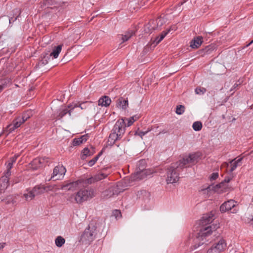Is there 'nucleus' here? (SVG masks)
<instances>
[{"label":"nucleus","instance_id":"680f3d73","mask_svg":"<svg viewBox=\"0 0 253 253\" xmlns=\"http://www.w3.org/2000/svg\"><path fill=\"white\" fill-rule=\"evenodd\" d=\"M252 43H253V40L249 43H248L246 46H249L250 45H251Z\"/></svg>","mask_w":253,"mask_h":253},{"label":"nucleus","instance_id":"8fccbe9b","mask_svg":"<svg viewBox=\"0 0 253 253\" xmlns=\"http://www.w3.org/2000/svg\"><path fill=\"white\" fill-rule=\"evenodd\" d=\"M177 27L175 25L171 26L169 29L166 31V32H168V34L170 33L171 31H174L176 30Z\"/></svg>","mask_w":253,"mask_h":253},{"label":"nucleus","instance_id":"a878e982","mask_svg":"<svg viewBox=\"0 0 253 253\" xmlns=\"http://www.w3.org/2000/svg\"><path fill=\"white\" fill-rule=\"evenodd\" d=\"M79 181H74L63 186L62 189H66L68 190H74L78 186Z\"/></svg>","mask_w":253,"mask_h":253},{"label":"nucleus","instance_id":"0eeeda50","mask_svg":"<svg viewBox=\"0 0 253 253\" xmlns=\"http://www.w3.org/2000/svg\"><path fill=\"white\" fill-rule=\"evenodd\" d=\"M126 124L125 119H122L118 120L115 123L112 130H114L115 133L118 135L119 137L122 138L126 131Z\"/></svg>","mask_w":253,"mask_h":253},{"label":"nucleus","instance_id":"5fc2aeb1","mask_svg":"<svg viewBox=\"0 0 253 253\" xmlns=\"http://www.w3.org/2000/svg\"><path fill=\"white\" fill-rule=\"evenodd\" d=\"M187 0H184L183 1L179 2L178 4L175 6V8H178L179 7H180L182 5H183Z\"/></svg>","mask_w":253,"mask_h":253},{"label":"nucleus","instance_id":"ea45409f","mask_svg":"<svg viewBox=\"0 0 253 253\" xmlns=\"http://www.w3.org/2000/svg\"><path fill=\"white\" fill-rule=\"evenodd\" d=\"M83 156L82 159L85 158L87 156H91L92 153L90 152V150L87 148H85L83 150Z\"/></svg>","mask_w":253,"mask_h":253},{"label":"nucleus","instance_id":"bf43d9fd","mask_svg":"<svg viewBox=\"0 0 253 253\" xmlns=\"http://www.w3.org/2000/svg\"><path fill=\"white\" fill-rule=\"evenodd\" d=\"M238 86V84H235L233 86V87L230 89V91L233 90L234 89L236 88Z\"/></svg>","mask_w":253,"mask_h":253},{"label":"nucleus","instance_id":"3c124183","mask_svg":"<svg viewBox=\"0 0 253 253\" xmlns=\"http://www.w3.org/2000/svg\"><path fill=\"white\" fill-rule=\"evenodd\" d=\"M113 214L116 217V218H117L118 217L121 216V211L119 210H115V211H114Z\"/></svg>","mask_w":253,"mask_h":253},{"label":"nucleus","instance_id":"c756f323","mask_svg":"<svg viewBox=\"0 0 253 253\" xmlns=\"http://www.w3.org/2000/svg\"><path fill=\"white\" fill-rule=\"evenodd\" d=\"M65 242V240L61 236H58L55 240V245L58 247H61Z\"/></svg>","mask_w":253,"mask_h":253},{"label":"nucleus","instance_id":"2eb2a0df","mask_svg":"<svg viewBox=\"0 0 253 253\" xmlns=\"http://www.w3.org/2000/svg\"><path fill=\"white\" fill-rule=\"evenodd\" d=\"M231 178L229 177H226L224 180L221 182L220 183L216 184V185H209L205 189L207 190L208 191L212 190L214 191H217L218 189L224 188V184L225 183H228Z\"/></svg>","mask_w":253,"mask_h":253},{"label":"nucleus","instance_id":"6e6d98bb","mask_svg":"<svg viewBox=\"0 0 253 253\" xmlns=\"http://www.w3.org/2000/svg\"><path fill=\"white\" fill-rule=\"evenodd\" d=\"M187 0H184L183 1L179 2L178 4L175 6V8H178L179 7H180L182 5H183Z\"/></svg>","mask_w":253,"mask_h":253},{"label":"nucleus","instance_id":"13d9d810","mask_svg":"<svg viewBox=\"0 0 253 253\" xmlns=\"http://www.w3.org/2000/svg\"><path fill=\"white\" fill-rule=\"evenodd\" d=\"M5 244H6L5 243H0V250L4 247Z\"/></svg>","mask_w":253,"mask_h":253},{"label":"nucleus","instance_id":"9b49d317","mask_svg":"<svg viewBox=\"0 0 253 253\" xmlns=\"http://www.w3.org/2000/svg\"><path fill=\"white\" fill-rule=\"evenodd\" d=\"M120 192L121 191L118 185L113 186L102 193V197L103 198L108 199L114 196H117Z\"/></svg>","mask_w":253,"mask_h":253},{"label":"nucleus","instance_id":"c85d7f7f","mask_svg":"<svg viewBox=\"0 0 253 253\" xmlns=\"http://www.w3.org/2000/svg\"><path fill=\"white\" fill-rule=\"evenodd\" d=\"M167 34L168 32L163 31L160 36H158L155 38L154 42L156 44V45L159 44L164 39Z\"/></svg>","mask_w":253,"mask_h":253},{"label":"nucleus","instance_id":"b1692460","mask_svg":"<svg viewBox=\"0 0 253 253\" xmlns=\"http://www.w3.org/2000/svg\"><path fill=\"white\" fill-rule=\"evenodd\" d=\"M10 84V79L7 78H4L0 80V93L5 88L8 87Z\"/></svg>","mask_w":253,"mask_h":253},{"label":"nucleus","instance_id":"e2e57ef3","mask_svg":"<svg viewBox=\"0 0 253 253\" xmlns=\"http://www.w3.org/2000/svg\"><path fill=\"white\" fill-rule=\"evenodd\" d=\"M3 131H4V130H3L2 132L0 133V137L1 136V135L3 133Z\"/></svg>","mask_w":253,"mask_h":253},{"label":"nucleus","instance_id":"6ab92c4d","mask_svg":"<svg viewBox=\"0 0 253 253\" xmlns=\"http://www.w3.org/2000/svg\"><path fill=\"white\" fill-rule=\"evenodd\" d=\"M213 214L211 212L209 214H205L201 220V224L203 225H206L211 223L214 220Z\"/></svg>","mask_w":253,"mask_h":253},{"label":"nucleus","instance_id":"4468645a","mask_svg":"<svg viewBox=\"0 0 253 253\" xmlns=\"http://www.w3.org/2000/svg\"><path fill=\"white\" fill-rule=\"evenodd\" d=\"M11 172L6 171L4 175L0 178V188L1 190L6 189L9 185V177Z\"/></svg>","mask_w":253,"mask_h":253},{"label":"nucleus","instance_id":"423d86ee","mask_svg":"<svg viewBox=\"0 0 253 253\" xmlns=\"http://www.w3.org/2000/svg\"><path fill=\"white\" fill-rule=\"evenodd\" d=\"M165 20L162 17H159L156 20L150 21L146 25L145 29L146 32L151 33L153 30L160 29L164 25Z\"/></svg>","mask_w":253,"mask_h":253},{"label":"nucleus","instance_id":"a19ab883","mask_svg":"<svg viewBox=\"0 0 253 253\" xmlns=\"http://www.w3.org/2000/svg\"><path fill=\"white\" fill-rule=\"evenodd\" d=\"M89 102L88 101L84 102L82 103H77L78 106L77 107H80L82 110L85 109L87 108V104H89Z\"/></svg>","mask_w":253,"mask_h":253},{"label":"nucleus","instance_id":"9d476101","mask_svg":"<svg viewBox=\"0 0 253 253\" xmlns=\"http://www.w3.org/2000/svg\"><path fill=\"white\" fill-rule=\"evenodd\" d=\"M54 186L52 185L45 186L44 185H39L35 186L32 189L33 193L35 196L42 194L44 192L53 190Z\"/></svg>","mask_w":253,"mask_h":253},{"label":"nucleus","instance_id":"603ef678","mask_svg":"<svg viewBox=\"0 0 253 253\" xmlns=\"http://www.w3.org/2000/svg\"><path fill=\"white\" fill-rule=\"evenodd\" d=\"M12 166H13L12 163H10V162L8 163V164L7 165V167H6L7 168L6 171L11 172L10 169L12 168Z\"/></svg>","mask_w":253,"mask_h":253},{"label":"nucleus","instance_id":"412c9836","mask_svg":"<svg viewBox=\"0 0 253 253\" xmlns=\"http://www.w3.org/2000/svg\"><path fill=\"white\" fill-rule=\"evenodd\" d=\"M117 107L126 110L128 105V100L123 97H120L117 101Z\"/></svg>","mask_w":253,"mask_h":253},{"label":"nucleus","instance_id":"4be33fe9","mask_svg":"<svg viewBox=\"0 0 253 253\" xmlns=\"http://www.w3.org/2000/svg\"><path fill=\"white\" fill-rule=\"evenodd\" d=\"M214 48V46L212 45H209L206 46L205 48L200 49L198 50V54L202 56H204L206 54H211L212 51H213Z\"/></svg>","mask_w":253,"mask_h":253},{"label":"nucleus","instance_id":"f3484780","mask_svg":"<svg viewBox=\"0 0 253 253\" xmlns=\"http://www.w3.org/2000/svg\"><path fill=\"white\" fill-rule=\"evenodd\" d=\"M116 128L114 130H112L111 133L108 137V139L107 141V145L109 146H113L115 142L118 140H120L121 138L119 137L118 135L115 133V130Z\"/></svg>","mask_w":253,"mask_h":253},{"label":"nucleus","instance_id":"20e7f679","mask_svg":"<svg viewBox=\"0 0 253 253\" xmlns=\"http://www.w3.org/2000/svg\"><path fill=\"white\" fill-rule=\"evenodd\" d=\"M146 165V160L142 159L138 161L137 164V171L134 176L136 179H143L152 173L150 169H145Z\"/></svg>","mask_w":253,"mask_h":253},{"label":"nucleus","instance_id":"c03bdc74","mask_svg":"<svg viewBox=\"0 0 253 253\" xmlns=\"http://www.w3.org/2000/svg\"><path fill=\"white\" fill-rule=\"evenodd\" d=\"M150 131V129H148L147 130L145 131H140L139 132L136 131L135 133V135H138L139 136L141 137V138H142L143 136L146 134L149 131Z\"/></svg>","mask_w":253,"mask_h":253},{"label":"nucleus","instance_id":"f257e3e1","mask_svg":"<svg viewBox=\"0 0 253 253\" xmlns=\"http://www.w3.org/2000/svg\"><path fill=\"white\" fill-rule=\"evenodd\" d=\"M219 227V223L202 227L200 229L199 232L196 237L195 244L191 247V250H196L204 245L205 246L207 245L209 242H211L210 237L212 233H214V235L216 236V238L218 241L217 243L212 246L218 253L223 252L226 247V243L223 238L220 237V234H218V235L216 234V231Z\"/></svg>","mask_w":253,"mask_h":253},{"label":"nucleus","instance_id":"72a5a7b5","mask_svg":"<svg viewBox=\"0 0 253 253\" xmlns=\"http://www.w3.org/2000/svg\"><path fill=\"white\" fill-rule=\"evenodd\" d=\"M139 119V116L137 115H134L129 119H126V120L127 121V124L126 126H131L135 121Z\"/></svg>","mask_w":253,"mask_h":253},{"label":"nucleus","instance_id":"de8ad7c7","mask_svg":"<svg viewBox=\"0 0 253 253\" xmlns=\"http://www.w3.org/2000/svg\"><path fill=\"white\" fill-rule=\"evenodd\" d=\"M218 177V174L217 172L212 173L210 176V180H213L216 179Z\"/></svg>","mask_w":253,"mask_h":253},{"label":"nucleus","instance_id":"39448f33","mask_svg":"<svg viewBox=\"0 0 253 253\" xmlns=\"http://www.w3.org/2000/svg\"><path fill=\"white\" fill-rule=\"evenodd\" d=\"M94 196V191L91 189H81L79 190L76 195H73L72 197L74 198L76 202L78 204H81L87 201Z\"/></svg>","mask_w":253,"mask_h":253},{"label":"nucleus","instance_id":"a211bd4d","mask_svg":"<svg viewBox=\"0 0 253 253\" xmlns=\"http://www.w3.org/2000/svg\"><path fill=\"white\" fill-rule=\"evenodd\" d=\"M203 42L202 37H196L190 42V46L193 49L198 48L202 44Z\"/></svg>","mask_w":253,"mask_h":253},{"label":"nucleus","instance_id":"0e129e2a","mask_svg":"<svg viewBox=\"0 0 253 253\" xmlns=\"http://www.w3.org/2000/svg\"><path fill=\"white\" fill-rule=\"evenodd\" d=\"M179 10H180V11H181L182 10V9H181L180 8H179Z\"/></svg>","mask_w":253,"mask_h":253},{"label":"nucleus","instance_id":"ddd939ff","mask_svg":"<svg viewBox=\"0 0 253 253\" xmlns=\"http://www.w3.org/2000/svg\"><path fill=\"white\" fill-rule=\"evenodd\" d=\"M236 202L233 200H230L224 202L220 207V211L223 213L229 211L234 209L236 205Z\"/></svg>","mask_w":253,"mask_h":253},{"label":"nucleus","instance_id":"7c9ffc66","mask_svg":"<svg viewBox=\"0 0 253 253\" xmlns=\"http://www.w3.org/2000/svg\"><path fill=\"white\" fill-rule=\"evenodd\" d=\"M20 119V117H18L14 119L12 122V124L14 125V127L17 128L19 127L22 124L24 123V120Z\"/></svg>","mask_w":253,"mask_h":253},{"label":"nucleus","instance_id":"dca6fc26","mask_svg":"<svg viewBox=\"0 0 253 253\" xmlns=\"http://www.w3.org/2000/svg\"><path fill=\"white\" fill-rule=\"evenodd\" d=\"M50 58V56L49 55L48 52H43L41 55L40 60L38 64L36 65V67L38 66L40 67L46 65L48 63Z\"/></svg>","mask_w":253,"mask_h":253},{"label":"nucleus","instance_id":"79ce46f5","mask_svg":"<svg viewBox=\"0 0 253 253\" xmlns=\"http://www.w3.org/2000/svg\"><path fill=\"white\" fill-rule=\"evenodd\" d=\"M16 129L15 127H14V125L11 123V124H9L7 126V127L5 128V130L8 132V134L11 132L13 130H14Z\"/></svg>","mask_w":253,"mask_h":253},{"label":"nucleus","instance_id":"4c0bfd02","mask_svg":"<svg viewBox=\"0 0 253 253\" xmlns=\"http://www.w3.org/2000/svg\"><path fill=\"white\" fill-rule=\"evenodd\" d=\"M206 89L204 87H197L195 89V92L197 94H203L206 92Z\"/></svg>","mask_w":253,"mask_h":253},{"label":"nucleus","instance_id":"1a4fd4ad","mask_svg":"<svg viewBox=\"0 0 253 253\" xmlns=\"http://www.w3.org/2000/svg\"><path fill=\"white\" fill-rule=\"evenodd\" d=\"M48 163V158L40 157L34 159L30 164L33 170H37L43 167Z\"/></svg>","mask_w":253,"mask_h":253},{"label":"nucleus","instance_id":"09e8293b","mask_svg":"<svg viewBox=\"0 0 253 253\" xmlns=\"http://www.w3.org/2000/svg\"><path fill=\"white\" fill-rule=\"evenodd\" d=\"M207 253H218L217 252L216 250H215V249H214V248L212 246L210 249H209L208 250Z\"/></svg>","mask_w":253,"mask_h":253},{"label":"nucleus","instance_id":"2f4dec72","mask_svg":"<svg viewBox=\"0 0 253 253\" xmlns=\"http://www.w3.org/2000/svg\"><path fill=\"white\" fill-rule=\"evenodd\" d=\"M102 152H100L95 157H94L92 160L88 161L87 164L89 167L93 166L95 163L97 162L99 158L102 155Z\"/></svg>","mask_w":253,"mask_h":253},{"label":"nucleus","instance_id":"f704fd0d","mask_svg":"<svg viewBox=\"0 0 253 253\" xmlns=\"http://www.w3.org/2000/svg\"><path fill=\"white\" fill-rule=\"evenodd\" d=\"M23 196L26 201H30L35 197L32 190L29 191L27 193L24 194Z\"/></svg>","mask_w":253,"mask_h":253},{"label":"nucleus","instance_id":"f03ea898","mask_svg":"<svg viewBox=\"0 0 253 253\" xmlns=\"http://www.w3.org/2000/svg\"><path fill=\"white\" fill-rule=\"evenodd\" d=\"M200 155L198 153L190 154L179 161L172 163L167 169L166 181L168 184L176 183L179 179V172L187 165H194L198 161Z\"/></svg>","mask_w":253,"mask_h":253},{"label":"nucleus","instance_id":"5701e85b","mask_svg":"<svg viewBox=\"0 0 253 253\" xmlns=\"http://www.w3.org/2000/svg\"><path fill=\"white\" fill-rule=\"evenodd\" d=\"M106 176L107 175L104 173H99L95 176V178L91 177L87 179L86 183L87 184H91L94 181L95 179L96 180H100L102 179L105 178Z\"/></svg>","mask_w":253,"mask_h":253},{"label":"nucleus","instance_id":"393cba45","mask_svg":"<svg viewBox=\"0 0 253 253\" xmlns=\"http://www.w3.org/2000/svg\"><path fill=\"white\" fill-rule=\"evenodd\" d=\"M243 158H239L237 160L236 159L232 160L230 161V164H231V169H230V172L233 171L238 167L239 163H241Z\"/></svg>","mask_w":253,"mask_h":253},{"label":"nucleus","instance_id":"4d7b16f0","mask_svg":"<svg viewBox=\"0 0 253 253\" xmlns=\"http://www.w3.org/2000/svg\"><path fill=\"white\" fill-rule=\"evenodd\" d=\"M18 156H15L14 157H12L11 159H10V163H12V164H13L14 163H15V162L16 161L17 157H18Z\"/></svg>","mask_w":253,"mask_h":253},{"label":"nucleus","instance_id":"052dcab7","mask_svg":"<svg viewBox=\"0 0 253 253\" xmlns=\"http://www.w3.org/2000/svg\"><path fill=\"white\" fill-rule=\"evenodd\" d=\"M237 211H238L237 210H236V209H233V211H231V212H232V213H236V212H237Z\"/></svg>","mask_w":253,"mask_h":253},{"label":"nucleus","instance_id":"6e6552de","mask_svg":"<svg viewBox=\"0 0 253 253\" xmlns=\"http://www.w3.org/2000/svg\"><path fill=\"white\" fill-rule=\"evenodd\" d=\"M77 106L78 104L72 103L69 104L67 107L61 108L56 112V118L61 119L67 114L71 116L73 110Z\"/></svg>","mask_w":253,"mask_h":253},{"label":"nucleus","instance_id":"f8f14e48","mask_svg":"<svg viewBox=\"0 0 253 253\" xmlns=\"http://www.w3.org/2000/svg\"><path fill=\"white\" fill-rule=\"evenodd\" d=\"M66 171V169L62 165H58L56 166L53 169V173L50 177L48 180L49 181L51 179L54 178L55 176H58V177L54 179V180H56L60 178L61 176L65 174Z\"/></svg>","mask_w":253,"mask_h":253},{"label":"nucleus","instance_id":"864d4df0","mask_svg":"<svg viewBox=\"0 0 253 253\" xmlns=\"http://www.w3.org/2000/svg\"><path fill=\"white\" fill-rule=\"evenodd\" d=\"M29 118V116L27 115L26 114H23L22 117H20L21 120H24V123L27 120V119Z\"/></svg>","mask_w":253,"mask_h":253},{"label":"nucleus","instance_id":"37998d69","mask_svg":"<svg viewBox=\"0 0 253 253\" xmlns=\"http://www.w3.org/2000/svg\"><path fill=\"white\" fill-rule=\"evenodd\" d=\"M81 144H82V142L80 137L78 138H74L72 141V145L74 146L80 145Z\"/></svg>","mask_w":253,"mask_h":253},{"label":"nucleus","instance_id":"58836bf2","mask_svg":"<svg viewBox=\"0 0 253 253\" xmlns=\"http://www.w3.org/2000/svg\"><path fill=\"white\" fill-rule=\"evenodd\" d=\"M43 5L49 7L50 5H52L55 3V0H43Z\"/></svg>","mask_w":253,"mask_h":253},{"label":"nucleus","instance_id":"49530a36","mask_svg":"<svg viewBox=\"0 0 253 253\" xmlns=\"http://www.w3.org/2000/svg\"><path fill=\"white\" fill-rule=\"evenodd\" d=\"M88 138H89V136L87 134L82 135V136H81L80 137V138L81 139V140H82V143L86 142L87 141V140L88 139Z\"/></svg>","mask_w":253,"mask_h":253},{"label":"nucleus","instance_id":"473e14b6","mask_svg":"<svg viewBox=\"0 0 253 253\" xmlns=\"http://www.w3.org/2000/svg\"><path fill=\"white\" fill-rule=\"evenodd\" d=\"M202 124L200 121L195 122L192 125V127L195 131H198L201 130L202 128Z\"/></svg>","mask_w":253,"mask_h":253},{"label":"nucleus","instance_id":"bb28decb","mask_svg":"<svg viewBox=\"0 0 253 253\" xmlns=\"http://www.w3.org/2000/svg\"><path fill=\"white\" fill-rule=\"evenodd\" d=\"M62 49V45H58L53 49V51L49 54L50 57L53 56L54 58H57L60 53Z\"/></svg>","mask_w":253,"mask_h":253},{"label":"nucleus","instance_id":"a18cd8bd","mask_svg":"<svg viewBox=\"0 0 253 253\" xmlns=\"http://www.w3.org/2000/svg\"><path fill=\"white\" fill-rule=\"evenodd\" d=\"M6 200H7V201L6 202V204H9L10 203H12V204H14L16 202L15 201H14L12 196H8Z\"/></svg>","mask_w":253,"mask_h":253},{"label":"nucleus","instance_id":"cd10ccee","mask_svg":"<svg viewBox=\"0 0 253 253\" xmlns=\"http://www.w3.org/2000/svg\"><path fill=\"white\" fill-rule=\"evenodd\" d=\"M13 12L14 13V15L13 17H10L9 19V23L11 24V23L14 22L17 18L20 16L21 14V11L20 10L18 9H15L13 10Z\"/></svg>","mask_w":253,"mask_h":253},{"label":"nucleus","instance_id":"c9c22d12","mask_svg":"<svg viewBox=\"0 0 253 253\" xmlns=\"http://www.w3.org/2000/svg\"><path fill=\"white\" fill-rule=\"evenodd\" d=\"M133 35V32L131 31L130 32H128L127 34L122 35V40L123 42H125L127 41L129 39H130Z\"/></svg>","mask_w":253,"mask_h":253},{"label":"nucleus","instance_id":"7ed1b4c3","mask_svg":"<svg viewBox=\"0 0 253 253\" xmlns=\"http://www.w3.org/2000/svg\"><path fill=\"white\" fill-rule=\"evenodd\" d=\"M96 228V226L93 224H89L82 235L81 240L85 244H89L95 238L97 234Z\"/></svg>","mask_w":253,"mask_h":253},{"label":"nucleus","instance_id":"e433bc0d","mask_svg":"<svg viewBox=\"0 0 253 253\" xmlns=\"http://www.w3.org/2000/svg\"><path fill=\"white\" fill-rule=\"evenodd\" d=\"M185 107L183 105H179L176 106V113L178 115H181L184 112Z\"/></svg>","mask_w":253,"mask_h":253},{"label":"nucleus","instance_id":"aec40b11","mask_svg":"<svg viewBox=\"0 0 253 253\" xmlns=\"http://www.w3.org/2000/svg\"><path fill=\"white\" fill-rule=\"evenodd\" d=\"M98 105L104 107H108L110 105L111 100L110 98L108 96H102L98 100Z\"/></svg>","mask_w":253,"mask_h":253}]
</instances>
